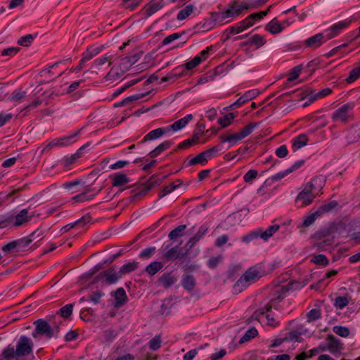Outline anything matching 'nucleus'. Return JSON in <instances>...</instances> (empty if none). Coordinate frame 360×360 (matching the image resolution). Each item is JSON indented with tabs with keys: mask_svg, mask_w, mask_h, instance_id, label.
Returning <instances> with one entry per match:
<instances>
[{
	"mask_svg": "<svg viewBox=\"0 0 360 360\" xmlns=\"http://www.w3.org/2000/svg\"><path fill=\"white\" fill-rule=\"evenodd\" d=\"M32 340L22 335L18 340L15 348L9 345L3 350L1 356L4 360H22L32 352Z\"/></svg>",
	"mask_w": 360,
	"mask_h": 360,
	"instance_id": "1",
	"label": "nucleus"
},
{
	"mask_svg": "<svg viewBox=\"0 0 360 360\" xmlns=\"http://www.w3.org/2000/svg\"><path fill=\"white\" fill-rule=\"evenodd\" d=\"M323 182V178L315 177L306 184L296 198L295 202L297 207H302L310 205L322 188Z\"/></svg>",
	"mask_w": 360,
	"mask_h": 360,
	"instance_id": "2",
	"label": "nucleus"
},
{
	"mask_svg": "<svg viewBox=\"0 0 360 360\" xmlns=\"http://www.w3.org/2000/svg\"><path fill=\"white\" fill-rule=\"evenodd\" d=\"M263 275L264 271L261 264L251 266L237 281L235 288H238V290L240 291L252 283H255Z\"/></svg>",
	"mask_w": 360,
	"mask_h": 360,
	"instance_id": "3",
	"label": "nucleus"
},
{
	"mask_svg": "<svg viewBox=\"0 0 360 360\" xmlns=\"http://www.w3.org/2000/svg\"><path fill=\"white\" fill-rule=\"evenodd\" d=\"M354 108V103H347L341 105L333 112L331 115L332 120L333 122H341L343 124L349 122L353 120L352 111Z\"/></svg>",
	"mask_w": 360,
	"mask_h": 360,
	"instance_id": "4",
	"label": "nucleus"
},
{
	"mask_svg": "<svg viewBox=\"0 0 360 360\" xmlns=\"http://www.w3.org/2000/svg\"><path fill=\"white\" fill-rule=\"evenodd\" d=\"M35 329L32 333V336L37 338L39 335H44L48 338H51L55 335V333L59 332V326H56L52 328L50 324L44 319H38L34 322Z\"/></svg>",
	"mask_w": 360,
	"mask_h": 360,
	"instance_id": "5",
	"label": "nucleus"
},
{
	"mask_svg": "<svg viewBox=\"0 0 360 360\" xmlns=\"http://www.w3.org/2000/svg\"><path fill=\"white\" fill-rule=\"evenodd\" d=\"M120 278L118 271L112 267L101 272L94 278V282H102L105 284L111 285L115 283Z\"/></svg>",
	"mask_w": 360,
	"mask_h": 360,
	"instance_id": "6",
	"label": "nucleus"
},
{
	"mask_svg": "<svg viewBox=\"0 0 360 360\" xmlns=\"http://www.w3.org/2000/svg\"><path fill=\"white\" fill-rule=\"evenodd\" d=\"M351 22H352L351 20L347 19V20H344L342 21H339V22L333 24L326 31L327 32V34H326L327 39H331L335 37L336 36H338L342 30H344L349 26V25L351 24Z\"/></svg>",
	"mask_w": 360,
	"mask_h": 360,
	"instance_id": "7",
	"label": "nucleus"
},
{
	"mask_svg": "<svg viewBox=\"0 0 360 360\" xmlns=\"http://www.w3.org/2000/svg\"><path fill=\"white\" fill-rule=\"evenodd\" d=\"M360 140V127H352L344 133L342 144L345 146L353 144Z\"/></svg>",
	"mask_w": 360,
	"mask_h": 360,
	"instance_id": "8",
	"label": "nucleus"
},
{
	"mask_svg": "<svg viewBox=\"0 0 360 360\" xmlns=\"http://www.w3.org/2000/svg\"><path fill=\"white\" fill-rule=\"evenodd\" d=\"M244 6H245V2L239 3L236 0L233 1L225 10L228 18H233L239 16L243 10H246Z\"/></svg>",
	"mask_w": 360,
	"mask_h": 360,
	"instance_id": "9",
	"label": "nucleus"
},
{
	"mask_svg": "<svg viewBox=\"0 0 360 360\" xmlns=\"http://www.w3.org/2000/svg\"><path fill=\"white\" fill-rule=\"evenodd\" d=\"M185 255L186 252H182L179 247L176 245L164 252V253L162 255V259L166 262H169L172 260H175L178 258H182Z\"/></svg>",
	"mask_w": 360,
	"mask_h": 360,
	"instance_id": "10",
	"label": "nucleus"
},
{
	"mask_svg": "<svg viewBox=\"0 0 360 360\" xmlns=\"http://www.w3.org/2000/svg\"><path fill=\"white\" fill-rule=\"evenodd\" d=\"M37 237H40L41 236V231H39V230H37V231H34L32 233H31L29 236L15 240L17 246L18 248V250L20 252L24 251L28 247V245L34 239H36L35 235H37Z\"/></svg>",
	"mask_w": 360,
	"mask_h": 360,
	"instance_id": "11",
	"label": "nucleus"
},
{
	"mask_svg": "<svg viewBox=\"0 0 360 360\" xmlns=\"http://www.w3.org/2000/svg\"><path fill=\"white\" fill-rule=\"evenodd\" d=\"M259 94V91L256 89L248 91L243 95H242L235 103H233L231 106L239 107L242 105L243 103H246L247 101L255 98Z\"/></svg>",
	"mask_w": 360,
	"mask_h": 360,
	"instance_id": "12",
	"label": "nucleus"
},
{
	"mask_svg": "<svg viewBox=\"0 0 360 360\" xmlns=\"http://www.w3.org/2000/svg\"><path fill=\"white\" fill-rule=\"evenodd\" d=\"M326 40H324V36L321 33L316 34L304 41V44L307 47L311 49H316L322 45Z\"/></svg>",
	"mask_w": 360,
	"mask_h": 360,
	"instance_id": "13",
	"label": "nucleus"
},
{
	"mask_svg": "<svg viewBox=\"0 0 360 360\" xmlns=\"http://www.w3.org/2000/svg\"><path fill=\"white\" fill-rule=\"evenodd\" d=\"M80 132V129L75 132L74 134L60 139H56L50 142L46 148H51L53 146H64L71 143L72 139H74L79 133Z\"/></svg>",
	"mask_w": 360,
	"mask_h": 360,
	"instance_id": "14",
	"label": "nucleus"
},
{
	"mask_svg": "<svg viewBox=\"0 0 360 360\" xmlns=\"http://www.w3.org/2000/svg\"><path fill=\"white\" fill-rule=\"evenodd\" d=\"M192 119L193 115L191 114H188L184 117L174 122L172 124L166 127L169 129V132L170 131H177L184 128Z\"/></svg>",
	"mask_w": 360,
	"mask_h": 360,
	"instance_id": "15",
	"label": "nucleus"
},
{
	"mask_svg": "<svg viewBox=\"0 0 360 360\" xmlns=\"http://www.w3.org/2000/svg\"><path fill=\"white\" fill-rule=\"evenodd\" d=\"M163 6L162 1H151L150 3L146 4L143 8L144 15L149 17L154 14L155 12L161 9Z\"/></svg>",
	"mask_w": 360,
	"mask_h": 360,
	"instance_id": "16",
	"label": "nucleus"
},
{
	"mask_svg": "<svg viewBox=\"0 0 360 360\" xmlns=\"http://www.w3.org/2000/svg\"><path fill=\"white\" fill-rule=\"evenodd\" d=\"M168 132H169V129H167V127L155 129L154 130L150 131L149 133H148L143 137L141 142L145 143L148 141L157 139L161 137L165 134L168 133Z\"/></svg>",
	"mask_w": 360,
	"mask_h": 360,
	"instance_id": "17",
	"label": "nucleus"
},
{
	"mask_svg": "<svg viewBox=\"0 0 360 360\" xmlns=\"http://www.w3.org/2000/svg\"><path fill=\"white\" fill-rule=\"evenodd\" d=\"M110 178L112 180V185L114 187L122 186L129 182V177L123 173H116L111 175Z\"/></svg>",
	"mask_w": 360,
	"mask_h": 360,
	"instance_id": "18",
	"label": "nucleus"
},
{
	"mask_svg": "<svg viewBox=\"0 0 360 360\" xmlns=\"http://www.w3.org/2000/svg\"><path fill=\"white\" fill-rule=\"evenodd\" d=\"M113 296L115 297V307H122L127 301V296L126 294L125 290L122 288H119L117 289L114 293Z\"/></svg>",
	"mask_w": 360,
	"mask_h": 360,
	"instance_id": "19",
	"label": "nucleus"
},
{
	"mask_svg": "<svg viewBox=\"0 0 360 360\" xmlns=\"http://www.w3.org/2000/svg\"><path fill=\"white\" fill-rule=\"evenodd\" d=\"M28 210L23 209L15 217L13 221V225L15 226H20L25 223L27 222L33 215L28 214Z\"/></svg>",
	"mask_w": 360,
	"mask_h": 360,
	"instance_id": "20",
	"label": "nucleus"
},
{
	"mask_svg": "<svg viewBox=\"0 0 360 360\" xmlns=\"http://www.w3.org/2000/svg\"><path fill=\"white\" fill-rule=\"evenodd\" d=\"M91 221V217L89 214H86L84 217H82V218H80L79 219L75 221L74 223H71V224L64 226L61 229V231L63 233L67 232V231H70V229H73L74 227H75L76 226H79V225H82L83 226L85 224L89 223Z\"/></svg>",
	"mask_w": 360,
	"mask_h": 360,
	"instance_id": "21",
	"label": "nucleus"
},
{
	"mask_svg": "<svg viewBox=\"0 0 360 360\" xmlns=\"http://www.w3.org/2000/svg\"><path fill=\"white\" fill-rule=\"evenodd\" d=\"M328 341V348L331 353H336L342 349V344L333 335H329L327 338Z\"/></svg>",
	"mask_w": 360,
	"mask_h": 360,
	"instance_id": "22",
	"label": "nucleus"
},
{
	"mask_svg": "<svg viewBox=\"0 0 360 360\" xmlns=\"http://www.w3.org/2000/svg\"><path fill=\"white\" fill-rule=\"evenodd\" d=\"M265 30L269 31L272 34H279L283 30L281 23L277 20L276 18H274L266 24L265 26Z\"/></svg>",
	"mask_w": 360,
	"mask_h": 360,
	"instance_id": "23",
	"label": "nucleus"
},
{
	"mask_svg": "<svg viewBox=\"0 0 360 360\" xmlns=\"http://www.w3.org/2000/svg\"><path fill=\"white\" fill-rule=\"evenodd\" d=\"M177 281L176 277L173 276L172 273H165L162 274L158 279L160 285L167 288L172 286Z\"/></svg>",
	"mask_w": 360,
	"mask_h": 360,
	"instance_id": "24",
	"label": "nucleus"
},
{
	"mask_svg": "<svg viewBox=\"0 0 360 360\" xmlns=\"http://www.w3.org/2000/svg\"><path fill=\"white\" fill-rule=\"evenodd\" d=\"M280 228V226L278 224H274L270 226L265 231L258 230L259 237L262 238L264 240H267L269 238H271L274 233H275Z\"/></svg>",
	"mask_w": 360,
	"mask_h": 360,
	"instance_id": "25",
	"label": "nucleus"
},
{
	"mask_svg": "<svg viewBox=\"0 0 360 360\" xmlns=\"http://www.w3.org/2000/svg\"><path fill=\"white\" fill-rule=\"evenodd\" d=\"M183 181L181 179H177L176 181L172 183L169 186H165L160 192L159 198H161L167 194L172 192L174 190L179 187L182 184Z\"/></svg>",
	"mask_w": 360,
	"mask_h": 360,
	"instance_id": "26",
	"label": "nucleus"
},
{
	"mask_svg": "<svg viewBox=\"0 0 360 360\" xmlns=\"http://www.w3.org/2000/svg\"><path fill=\"white\" fill-rule=\"evenodd\" d=\"M308 137L307 135L302 134L297 136L292 142V148L293 150H297L302 147L306 146L308 143Z\"/></svg>",
	"mask_w": 360,
	"mask_h": 360,
	"instance_id": "27",
	"label": "nucleus"
},
{
	"mask_svg": "<svg viewBox=\"0 0 360 360\" xmlns=\"http://www.w3.org/2000/svg\"><path fill=\"white\" fill-rule=\"evenodd\" d=\"M181 284L185 290L193 291L195 286V279L192 275L184 276Z\"/></svg>",
	"mask_w": 360,
	"mask_h": 360,
	"instance_id": "28",
	"label": "nucleus"
},
{
	"mask_svg": "<svg viewBox=\"0 0 360 360\" xmlns=\"http://www.w3.org/2000/svg\"><path fill=\"white\" fill-rule=\"evenodd\" d=\"M172 144V142L171 141H165L162 142L149 153L150 156L151 158L157 157L163 151L169 148Z\"/></svg>",
	"mask_w": 360,
	"mask_h": 360,
	"instance_id": "29",
	"label": "nucleus"
},
{
	"mask_svg": "<svg viewBox=\"0 0 360 360\" xmlns=\"http://www.w3.org/2000/svg\"><path fill=\"white\" fill-rule=\"evenodd\" d=\"M138 264L139 262H133L122 265L118 271L120 277L135 271L138 268Z\"/></svg>",
	"mask_w": 360,
	"mask_h": 360,
	"instance_id": "30",
	"label": "nucleus"
},
{
	"mask_svg": "<svg viewBox=\"0 0 360 360\" xmlns=\"http://www.w3.org/2000/svg\"><path fill=\"white\" fill-rule=\"evenodd\" d=\"M27 97V92L25 91L15 90L9 97L11 101L16 103L23 102Z\"/></svg>",
	"mask_w": 360,
	"mask_h": 360,
	"instance_id": "31",
	"label": "nucleus"
},
{
	"mask_svg": "<svg viewBox=\"0 0 360 360\" xmlns=\"http://www.w3.org/2000/svg\"><path fill=\"white\" fill-rule=\"evenodd\" d=\"M163 267V264L160 262H153L146 267V271L150 276L157 274Z\"/></svg>",
	"mask_w": 360,
	"mask_h": 360,
	"instance_id": "32",
	"label": "nucleus"
},
{
	"mask_svg": "<svg viewBox=\"0 0 360 360\" xmlns=\"http://www.w3.org/2000/svg\"><path fill=\"white\" fill-rule=\"evenodd\" d=\"M288 291L286 287H283L279 292H278V295L276 297L272 298L269 304H272V307L277 309L276 306L284 299V294Z\"/></svg>",
	"mask_w": 360,
	"mask_h": 360,
	"instance_id": "33",
	"label": "nucleus"
},
{
	"mask_svg": "<svg viewBox=\"0 0 360 360\" xmlns=\"http://www.w3.org/2000/svg\"><path fill=\"white\" fill-rule=\"evenodd\" d=\"M227 18H229L226 13V11L214 12L211 14V20L216 23L223 24Z\"/></svg>",
	"mask_w": 360,
	"mask_h": 360,
	"instance_id": "34",
	"label": "nucleus"
},
{
	"mask_svg": "<svg viewBox=\"0 0 360 360\" xmlns=\"http://www.w3.org/2000/svg\"><path fill=\"white\" fill-rule=\"evenodd\" d=\"M360 77V66L356 67L350 70L348 77L345 79L347 84L355 82Z\"/></svg>",
	"mask_w": 360,
	"mask_h": 360,
	"instance_id": "35",
	"label": "nucleus"
},
{
	"mask_svg": "<svg viewBox=\"0 0 360 360\" xmlns=\"http://www.w3.org/2000/svg\"><path fill=\"white\" fill-rule=\"evenodd\" d=\"M264 37L259 34H254L247 42L248 45H255L257 48L262 46L265 44Z\"/></svg>",
	"mask_w": 360,
	"mask_h": 360,
	"instance_id": "36",
	"label": "nucleus"
},
{
	"mask_svg": "<svg viewBox=\"0 0 360 360\" xmlns=\"http://www.w3.org/2000/svg\"><path fill=\"white\" fill-rule=\"evenodd\" d=\"M193 11V6L192 5H188L184 8L181 9L178 15L177 19L179 20H183L188 18Z\"/></svg>",
	"mask_w": 360,
	"mask_h": 360,
	"instance_id": "37",
	"label": "nucleus"
},
{
	"mask_svg": "<svg viewBox=\"0 0 360 360\" xmlns=\"http://www.w3.org/2000/svg\"><path fill=\"white\" fill-rule=\"evenodd\" d=\"M258 334V332L255 328H252L248 330L245 335L239 340L240 344H243L245 342L249 341L250 339L255 338Z\"/></svg>",
	"mask_w": 360,
	"mask_h": 360,
	"instance_id": "38",
	"label": "nucleus"
},
{
	"mask_svg": "<svg viewBox=\"0 0 360 360\" xmlns=\"http://www.w3.org/2000/svg\"><path fill=\"white\" fill-rule=\"evenodd\" d=\"M207 162V160L205 158L203 153L202 152V153H199L198 155H196L195 158L190 160L188 163V165L192 166V165H195L197 164H201V165H204Z\"/></svg>",
	"mask_w": 360,
	"mask_h": 360,
	"instance_id": "39",
	"label": "nucleus"
},
{
	"mask_svg": "<svg viewBox=\"0 0 360 360\" xmlns=\"http://www.w3.org/2000/svg\"><path fill=\"white\" fill-rule=\"evenodd\" d=\"M2 251L6 254L19 252L15 240L11 241L8 244L4 245L1 248Z\"/></svg>",
	"mask_w": 360,
	"mask_h": 360,
	"instance_id": "40",
	"label": "nucleus"
},
{
	"mask_svg": "<svg viewBox=\"0 0 360 360\" xmlns=\"http://www.w3.org/2000/svg\"><path fill=\"white\" fill-rule=\"evenodd\" d=\"M349 304L347 296L337 297L334 300V306L340 309H343Z\"/></svg>",
	"mask_w": 360,
	"mask_h": 360,
	"instance_id": "41",
	"label": "nucleus"
},
{
	"mask_svg": "<svg viewBox=\"0 0 360 360\" xmlns=\"http://www.w3.org/2000/svg\"><path fill=\"white\" fill-rule=\"evenodd\" d=\"M311 262L321 266H327L328 264V259L324 255H314L311 259Z\"/></svg>",
	"mask_w": 360,
	"mask_h": 360,
	"instance_id": "42",
	"label": "nucleus"
},
{
	"mask_svg": "<svg viewBox=\"0 0 360 360\" xmlns=\"http://www.w3.org/2000/svg\"><path fill=\"white\" fill-rule=\"evenodd\" d=\"M74 307V304H68L63 307L58 311V314L65 319L70 317L72 313V309Z\"/></svg>",
	"mask_w": 360,
	"mask_h": 360,
	"instance_id": "43",
	"label": "nucleus"
},
{
	"mask_svg": "<svg viewBox=\"0 0 360 360\" xmlns=\"http://www.w3.org/2000/svg\"><path fill=\"white\" fill-rule=\"evenodd\" d=\"M89 191V189H88L86 191H84L80 194H78L72 198V200H75L77 202H82L88 200H92L95 195H87L86 193Z\"/></svg>",
	"mask_w": 360,
	"mask_h": 360,
	"instance_id": "44",
	"label": "nucleus"
},
{
	"mask_svg": "<svg viewBox=\"0 0 360 360\" xmlns=\"http://www.w3.org/2000/svg\"><path fill=\"white\" fill-rule=\"evenodd\" d=\"M244 27L242 25L241 22L236 25L235 26L231 27L227 31L226 38H229L231 35H234L244 31Z\"/></svg>",
	"mask_w": 360,
	"mask_h": 360,
	"instance_id": "45",
	"label": "nucleus"
},
{
	"mask_svg": "<svg viewBox=\"0 0 360 360\" xmlns=\"http://www.w3.org/2000/svg\"><path fill=\"white\" fill-rule=\"evenodd\" d=\"M234 117L235 116L233 113H229L225 116L220 117L218 122L222 127H226L231 123Z\"/></svg>",
	"mask_w": 360,
	"mask_h": 360,
	"instance_id": "46",
	"label": "nucleus"
},
{
	"mask_svg": "<svg viewBox=\"0 0 360 360\" xmlns=\"http://www.w3.org/2000/svg\"><path fill=\"white\" fill-rule=\"evenodd\" d=\"M268 0H248V2H245L246 10L251 8H257L260 6L264 4Z\"/></svg>",
	"mask_w": 360,
	"mask_h": 360,
	"instance_id": "47",
	"label": "nucleus"
},
{
	"mask_svg": "<svg viewBox=\"0 0 360 360\" xmlns=\"http://www.w3.org/2000/svg\"><path fill=\"white\" fill-rule=\"evenodd\" d=\"M333 331L343 338H347L349 335V328L345 326H335L333 328Z\"/></svg>",
	"mask_w": 360,
	"mask_h": 360,
	"instance_id": "48",
	"label": "nucleus"
},
{
	"mask_svg": "<svg viewBox=\"0 0 360 360\" xmlns=\"http://www.w3.org/2000/svg\"><path fill=\"white\" fill-rule=\"evenodd\" d=\"M256 126V123H250V124L243 127L240 131H238V134L243 139L252 132L253 129L255 128Z\"/></svg>",
	"mask_w": 360,
	"mask_h": 360,
	"instance_id": "49",
	"label": "nucleus"
},
{
	"mask_svg": "<svg viewBox=\"0 0 360 360\" xmlns=\"http://www.w3.org/2000/svg\"><path fill=\"white\" fill-rule=\"evenodd\" d=\"M186 229V225H180L178 227L173 229L169 233V238L171 240H174L176 238L179 236H181L182 235L183 231Z\"/></svg>",
	"mask_w": 360,
	"mask_h": 360,
	"instance_id": "50",
	"label": "nucleus"
},
{
	"mask_svg": "<svg viewBox=\"0 0 360 360\" xmlns=\"http://www.w3.org/2000/svg\"><path fill=\"white\" fill-rule=\"evenodd\" d=\"M141 1L142 0H122V6L126 9L133 11L140 4Z\"/></svg>",
	"mask_w": 360,
	"mask_h": 360,
	"instance_id": "51",
	"label": "nucleus"
},
{
	"mask_svg": "<svg viewBox=\"0 0 360 360\" xmlns=\"http://www.w3.org/2000/svg\"><path fill=\"white\" fill-rule=\"evenodd\" d=\"M321 313L320 309H313L307 313V321L311 322L316 321L321 318Z\"/></svg>",
	"mask_w": 360,
	"mask_h": 360,
	"instance_id": "52",
	"label": "nucleus"
},
{
	"mask_svg": "<svg viewBox=\"0 0 360 360\" xmlns=\"http://www.w3.org/2000/svg\"><path fill=\"white\" fill-rule=\"evenodd\" d=\"M335 232V226H330L328 228H326L319 232H317L315 234V237L316 238H322L324 237H326L333 233Z\"/></svg>",
	"mask_w": 360,
	"mask_h": 360,
	"instance_id": "53",
	"label": "nucleus"
},
{
	"mask_svg": "<svg viewBox=\"0 0 360 360\" xmlns=\"http://www.w3.org/2000/svg\"><path fill=\"white\" fill-rule=\"evenodd\" d=\"M34 40V37L32 34H27L25 36L21 37L18 40V44L22 46H28L31 44V43Z\"/></svg>",
	"mask_w": 360,
	"mask_h": 360,
	"instance_id": "54",
	"label": "nucleus"
},
{
	"mask_svg": "<svg viewBox=\"0 0 360 360\" xmlns=\"http://www.w3.org/2000/svg\"><path fill=\"white\" fill-rule=\"evenodd\" d=\"M338 205V203L335 201H331L328 203L324 204L319 207V210L317 211L319 214L323 212H328L334 209Z\"/></svg>",
	"mask_w": 360,
	"mask_h": 360,
	"instance_id": "55",
	"label": "nucleus"
},
{
	"mask_svg": "<svg viewBox=\"0 0 360 360\" xmlns=\"http://www.w3.org/2000/svg\"><path fill=\"white\" fill-rule=\"evenodd\" d=\"M302 68L301 65H297V66L295 67L294 68H292L289 74L288 80L289 82H292V81L297 79L302 71Z\"/></svg>",
	"mask_w": 360,
	"mask_h": 360,
	"instance_id": "56",
	"label": "nucleus"
},
{
	"mask_svg": "<svg viewBox=\"0 0 360 360\" xmlns=\"http://www.w3.org/2000/svg\"><path fill=\"white\" fill-rule=\"evenodd\" d=\"M221 150L219 146H216L212 147V148H210L208 150H206L203 151V154L205 155V158L208 160V159H210L215 156L216 154H217Z\"/></svg>",
	"mask_w": 360,
	"mask_h": 360,
	"instance_id": "57",
	"label": "nucleus"
},
{
	"mask_svg": "<svg viewBox=\"0 0 360 360\" xmlns=\"http://www.w3.org/2000/svg\"><path fill=\"white\" fill-rule=\"evenodd\" d=\"M155 247L146 248L141 252L139 257L142 259H149L155 252Z\"/></svg>",
	"mask_w": 360,
	"mask_h": 360,
	"instance_id": "58",
	"label": "nucleus"
},
{
	"mask_svg": "<svg viewBox=\"0 0 360 360\" xmlns=\"http://www.w3.org/2000/svg\"><path fill=\"white\" fill-rule=\"evenodd\" d=\"M332 90L330 88H326L320 91L319 92L312 95L310 98L311 101H315L318 98H323L330 94H331Z\"/></svg>",
	"mask_w": 360,
	"mask_h": 360,
	"instance_id": "59",
	"label": "nucleus"
},
{
	"mask_svg": "<svg viewBox=\"0 0 360 360\" xmlns=\"http://www.w3.org/2000/svg\"><path fill=\"white\" fill-rule=\"evenodd\" d=\"M148 346L152 350H157L161 346V338L160 336H155L149 341Z\"/></svg>",
	"mask_w": 360,
	"mask_h": 360,
	"instance_id": "60",
	"label": "nucleus"
},
{
	"mask_svg": "<svg viewBox=\"0 0 360 360\" xmlns=\"http://www.w3.org/2000/svg\"><path fill=\"white\" fill-rule=\"evenodd\" d=\"M271 309L272 304L267 303L264 307L256 310L253 314V316H255L256 319H258L259 316L270 311Z\"/></svg>",
	"mask_w": 360,
	"mask_h": 360,
	"instance_id": "61",
	"label": "nucleus"
},
{
	"mask_svg": "<svg viewBox=\"0 0 360 360\" xmlns=\"http://www.w3.org/2000/svg\"><path fill=\"white\" fill-rule=\"evenodd\" d=\"M13 117L12 112H0V127L4 126L6 123L9 122Z\"/></svg>",
	"mask_w": 360,
	"mask_h": 360,
	"instance_id": "62",
	"label": "nucleus"
},
{
	"mask_svg": "<svg viewBox=\"0 0 360 360\" xmlns=\"http://www.w3.org/2000/svg\"><path fill=\"white\" fill-rule=\"evenodd\" d=\"M258 173L255 169L249 170L243 176V179L247 183H251L257 178Z\"/></svg>",
	"mask_w": 360,
	"mask_h": 360,
	"instance_id": "63",
	"label": "nucleus"
},
{
	"mask_svg": "<svg viewBox=\"0 0 360 360\" xmlns=\"http://www.w3.org/2000/svg\"><path fill=\"white\" fill-rule=\"evenodd\" d=\"M78 158L79 155L77 153L73 154L69 157H65L63 160V165L64 167H68L75 163Z\"/></svg>",
	"mask_w": 360,
	"mask_h": 360,
	"instance_id": "64",
	"label": "nucleus"
}]
</instances>
